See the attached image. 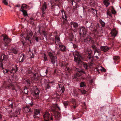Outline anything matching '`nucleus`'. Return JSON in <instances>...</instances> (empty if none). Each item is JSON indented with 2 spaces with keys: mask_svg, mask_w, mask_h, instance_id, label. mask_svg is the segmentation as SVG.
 <instances>
[{
  "mask_svg": "<svg viewBox=\"0 0 121 121\" xmlns=\"http://www.w3.org/2000/svg\"><path fill=\"white\" fill-rule=\"evenodd\" d=\"M74 61L78 64H81L82 62L81 60L83 59L82 57L77 51H75L73 52Z\"/></svg>",
  "mask_w": 121,
  "mask_h": 121,
  "instance_id": "nucleus-1",
  "label": "nucleus"
},
{
  "mask_svg": "<svg viewBox=\"0 0 121 121\" xmlns=\"http://www.w3.org/2000/svg\"><path fill=\"white\" fill-rule=\"evenodd\" d=\"M3 37L4 43L2 45L1 47L5 49L8 47L9 46V43L11 42V39L8 38L6 35H4Z\"/></svg>",
  "mask_w": 121,
  "mask_h": 121,
  "instance_id": "nucleus-2",
  "label": "nucleus"
},
{
  "mask_svg": "<svg viewBox=\"0 0 121 121\" xmlns=\"http://www.w3.org/2000/svg\"><path fill=\"white\" fill-rule=\"evenodd\" d=\"M82 41L84 42L85 43L91 44L94 41L92 39L91 37L89 36L87 37H81Z\"/></svg>",
  "mask_w": 121,
  "mask_h": 121,
  "instance_id": "nucleus-3",
  "label": "nucleus"
},
{
  "mask_svg": "<svg viewBox=\"0 0 121 121\" xmlns=\"http://www.w3.org/2000/svg\"><path fill=\"white\" fill-rule=\"evenodd\" d=\"M32 35L33 33L32 31L30 30L28 31L27 33H26V35L24 34L23 36L24 37L26 40H28L30 41V43H31V38Z\"/></svg>",
  "mask_w": 121,
  "mask_h": 121,
  "instance_id": "nucleus-4",
  "label": "nucleus"
},
{
  "mask_svg": "<svg viewBox=\"0 0 121 121\" xmlns=\"http://www.w3.org/2000/svg\"><path fill=\"white\" fill-rule=\"evenodd\" d=\"M48 55L50 58L51 62L53 64H54L57 61L56 56H54L53 54L51 52H48Z\"/></svg>",
  "mask_w": 121,
  "mask_h": 121,
  "instance_id": "nucleus-5",
  "label": "nucleus"
},
{
  "mask_svg": "<svg viewBox=\"0 0 121 121\" xmlns=\"http://www.w3.org/2000/svg\"><path fill=\"white\" fill-rule=\"evenodd\" d=\"M27 72L30 74V76H31L30 77L32 78V80L37 81L38 80V76L37 73H34L30 70L28 71Z\"/></svg>",
  "mask_w": 121,
  "mask_h": 121,
  "instance_id": "nucleus-6",
  "label": "nucleus"
},
{
  "mask_svg": "<svg viewBox=\"0 0 121 121\" xmlns=\"http://www.w3.org/2000/svg\"><path fill=\"white\" fill-rule=\"evenodd\" d=\"M87 32V29L86 28L83 26L81 27L79 33L81 37H85Z\"/></svg>",
  "mask_w": 121,
  "mask_h": 121,
  "instance_id": "nucleus-7",
  "label": "nucleus"
},
{
  "mask_svg": "<svg viewBox=\"0 0 121 121\" xmlns=\"http://www.w3.org/2000/svg\"><path fill=\"white\" fill-rule=\"evenodd\" d=\"M68 65V63H66L65 61H63L61 63V66L65 71L69 73H70L71 72L72 70L66 66Z\"/></svg>",
  "mask_w": 121,
  "mask_h": 121,
  "instance_id": "nucleus-8",
  "label": "nucleus"
},
{
  "mask_svg": "<svg viewBox=\"0 0 121 121\" xmlns=\"http://www.w3.org/2000/svg\"><path fill=\"white\" fill-rule=\"evenodd\" d=\"M8 59L7 56L4 54L2 55L0 57V66L3 67V64L5 63V62Z\"/></svg>",
  "mask_w": 121,
  "mask_h": 121,
  "instance_id": "nucleus-9",
  "label": "nucleus"
},
{
  "mask_svg": "<svg viewBox=\"0 0 121 121\" xmlns=\"http://www.w3.org/2000/svg\"><path fill=\"white\" fill-rule=\"evenodd\" d=\"M40 112L39 109H35L34 115L33 116V117L34 118L37 119L38 118L39 116H39L40 115Z\"/></svg>",
  "mask_w": 121,
  "mask_h": 121,
  "instance_id": "nucleus-10",
  "label": "nucleus"
},
{
  "mask_svg": "<svg viewBox=\"0 0 121 121\" xmlns=\"http://www.w3.org/2000/svg\"><path fill=\"white\" fill-rule=\"evenodd\" d=\"M20 109H18V111H15V112L14 113V112L13 111H11L10 112V114L11 115V117H17V115H18L20 114Z\"/></svg>",
  "mask_w": 121,
  "mask_h": 121,
  "instance_id": "nucleus-11",
  "label": "nucleus"
},
{
  "mask_svg": "<svg viewBox=\"0 0 121 121\" xmlns=\"http://www.w3.org/2000/svg\"><path fill=\"white\" fill-rule=\"evenodd\" d=\"M43 117L44 120V121H49L50 117L49 113L48 112H46L45 114L43 115Z\"/></svg>",
  "mask_w": 121,
  "mask_h": 121,
  "instance_id": "nucleus-12",
  "label": "nucleus"
},
{
  "mask_svg": "<svg viewBox=\"0 0 121 121\" xmlns=\"http://www.w3.org/2000/svg\"><path fill=\"white\" fill-rule=\"evenodd\" d=\"M91 44V48L93 49H99L98 48L99 44L95 42L94 41Z\"/></svg>",
  "mask_w": 121,
  "mask_h": 121,
  "instance_id": "nucleus-13",
  "label": "nucleus"
},
{
  "mask_svg": "<svg viewBox=\"0 0 121 121\" xmlns=\"http://www.w3.org/2000/svg\"><path fill=\"white\" fill-rule=\"evenodd\" d=\"M95 70H96L99 73H100L101 71L105 72V69H104L103 68L100 66H99L98 67L96 68Z\"/></svg>",
  "mask_w": 121,
  "mask_h": 121,
  "instance_id": "nucleus-14",
  "label": "nucleus"
},
{
  "mask_svg": "<svg viewBox=\"0 0 121 121\" xmlns=\"http://www.w3.org/2000/svg\"><path fill=\"white\" fill-rule=\"evenodd\" d=\"M108 47L107 46H101L100 47V49L101 51L106 52L109 49Z\"/></svg>",
  "mask_w": 121,
  "mask_h": 121,
  "instance_id": "nucleus-15",
  "label": "nucleus"
},
{
  "mask_svg": "<svg viewBox=\"0 0 121 121\" xmlns=\"http://www.w3.org/2000/svg\"><path fill=\"white\" fill-rule=\"evenodd\" d=\"M111 33L112 37H115L117 33V32L115 29H113L112 30Z\"/></svg>",
  "mask_w": 121,
  "mask_h": 121,
  "instance_id": "nucleus-16",
  "label": "nucleus"
},
{
  "mask_svg": "<svg viewBox=\"0 0 121 121\" xmlns=\"http://www.w3.org/2000/svg\"><path fill=\"white\" fill-rule=\"evenodd\" d=\"M47 4L46 2H44L43 4L42 7L41 8V10L42 12V13L44 14V11L47 8Z\"/></svg>",
  "mask_w": 121,
  "mask_h": 121,
  "instance_id": "nucleus-17",
  "label": "nucleus"
},
{
  "mask_svg": "<svg viewBox=\"0 0 121 121\" xmlns=\"http://www.w3.org/2000/svg\"><path fill=\"white\" fill-rule=\"evenodd\" d=\"M55 43L57 45H59V44L60 43L59 37H58L57 36H56L55 37Z\"/></svg>",
  "mask_w": 121,
  "mask_h": 121,
  "instance_id": "nucleus-18",
  "label": "nucleus"
},
{
  "mask_svg": "<svg viewBox=\"0 0 121 121\" xmlns=\"http://www.w3.org/2000/svg\"><path fill=\"white\" fill-rule=\"evenodd\" d=\"M71 25H73L75 30H77V29L78 26V25L77 23L71 22Z\"/></svg>",
  "mask_w": 121,
  "mask_h": 121,
  "instance_id": "nucleus-19",
  "label": "nucleus"
},
{
  "mask_svg": "<svg viewBox=\"0 0 121 121\" xmlns=\"http://www.w3.org/2000/svg\"><path fill=\"white\" fill-rule=\"evenodd\" d=\"M54 117L56 119H60V114L59 112H56L55 113Z\"/></svg>",
  "mask_w": 121,
  "mask_h": 121,
  "instance_id": "nucleus-20",
  "label": "nucleus"
},
{
  "mask_svg": "<svg viewBox=\"0 0 121 121\" xmlns=\"http://www.w3.org/2000/svg\"><path fill=\"white\" fill-rule=\"evenodd\" d=\"M17 70L15 68H10V69L8 71H7L9 72H10L11 73H14L17 71Z\"/></svg>",
  "mask_w": 121,
  "mask_h": 121,
  "instance_id": "nucleus-21",
  "label": "nucleus"
},
{
  "mask_svg": "<svg viewBox=\"0 0 121 121\" xmlns=\"http://www.w3.org/2000/svg\"><path fill=\"white\" fill-rule=\"evenodd\" d=\"M59 48L62 51H65L66 48L63 45H59Z\"/></svg>",
  "mask_w": 121,
  "mask_h": 121,
  "instance_id": "nucleus-22",
  "label": "nucleus"
},
{
  "mask_svg": "<svg viewBox=\"0 0 121 121\" xmlns=\"http://www.w3.org/2000/svg\"><path fill=\"white\" fill-rule=\"evenodd\" d=\"M103 3L106 7H108L110 4V3L109 2L108 0H104Z\"/></svg>",
  "mask_w": 121,
  "mask_h": 121,
  "instance_id": "nucleus-23",
  "label": "nucleus"
},
{
  "mask_svg": "<svg viewBox=\"0 0 121 121\" xmlns=\"http://www.w3.org/2000/svg\"><path fill=\"white\" fill-rule=\"evenodd\" d=\"M25 59V57L24 55L22 54H21L19 59V60L20 61V62H23Z\"/></svg>",
  "mask_w": 121,
  "mask_h": 121,
  "instance_id": "nucleus-24",
  "label": "nucleus"
},
{
  "mask_svg": "<svg viewBox=\"0 0 121 121\" xmlns=\"http://www.w3.org/2000/svg\"><path fill=\"white\" fill-rule=\"evenodd\" d=\"M62 14V18L64 20H66L67 18V17L64 12L61 11Z\"/></svg>",
  "mask_w": 121,
  "mask_h": 121,
  "instance_id": "nucleus-25",
  "label": "nucleus"
},
{
  "mask_svg": "<svg viewBox=\"0 0 121 121\" xmlns=\"http://www.w3.org/2000/svg\"><path fill=\"white\" fill-rule=\"evenodd\" d=\"M34 96H36L38 95L39 94V91L37 88L35 89L34 91Z\"/></svg>",
  "mask_w": 121,
  "mask_h": 121,
  "instance_id": "nucleus-26",
  "label": "nucleus"
},
{
  "mask_svg": "<svg viewBox=\"0 0 121 121\" xmlns=\"http://www.w3.org/2000/svg\"><path fill=\"white\" fill-rule=\"evenodd\" d=\"M18 50L17 49H16L13 48L11 50V52L12 53H13L14 54H17V53Z\"/></svg>",
  "mask_w": 121,
  "mask_h": 121,
  "instance_id": "nucleus-27",
  "label": "nucleus"
},
{
  "mask_svg": "<svg viewBox=\"0 0 121 121\" xmlns=\"http://www.w3.org/2000/svg\"><path fill=\"white\" fill-rule=\"evenodd\" d=\"M20 10L23 13V15L24 16L26 17L28 16L27 12L26 10L21 9H20Z\"/></svg>",
  "mask_w": 121,
  "mask_h": 121,
  "instance_id": "nucleus-28",
  "label": "nucleus"
},
{
  "mask_svg": "<svg viewBox=\"0 0 121 121\" xmlns=\"http://www.w3.org/2000/svg\"><path fill=\"white\" fill-rule=\"evenodd\" d=\"M75 70L77 72L76 74L77 75H78V74L79 73H80L79 75V76H80L81 75V73L83 72V71L80 70L79 69L77 68H76Z\"/></svg>",
  "mask_w": 121,
  "mask_h": 121,
  "instance_id": "nucleus-29",
  "label": "nucleus"
},
{
  "mask_svg": "<svg viewBox=\"0 0 121 121\" xmlns=\"http://www.w3.org/2000/svg\"><path fill=\"white\" fill-rule=\"evenodd\" d=\"M24 110L26 112H28L30 111V108L29 107L26 106L24 108Z\"/></svg>",
  "mask_w": 121,
  "mask_h": 121,
  "instance_id": "nucleus-30",
  "label": "nucleus"
},
{
  "mask_svg": "<svg viewBox=\"0 0 121 121\" xmlns=\"http://www.w3.org/2000/svg\"><path fill=\"white\" fill-rule=\"evenodd\" d=\"M33 39H35L36 41L37 42H39V39L37 37L36 35H34L33 36Z\"/></svg>",
  "mask_w": 121,
  "mask_h": 121,
  "instance_id": "nucleus-31",
  "label": "nucleus"
},
{
  "mask_svg": "<svg viewBox=\"0 0 121 121\" xmlns=\"http://www.w3.org/2000/svg\"><path fill=\"white\" fill-rule=\"evenodd\" d=\"M113 59L115 61H117L120 59V57L119 56H113Z\"/></svg>",
  "mask_w": 121,
  "mask_h": 121,
  "instance_id": "nucleus-32",
  "label": "nucleus"
},
{
  "mask_svg": "<svg viewBox=\"0 0 121 121\" xmlns=\"http://www.w3.org/2000/svg\"><path fill=\"white\" fill-rule=\"evenodd\" d=\"M69 103V102L67 101H65L64 102L63 104L65 108H66V106L68 105Z\"/></svg>",
  "mask_w": 121,
  "mask_h": 121,
  "instance_id": "nucleus-33",
  "label": "nucleus"
},
{
  "mask_svg": "<svg viewBox=\"0 0 121 121\" xmlns=\"http://www.w3.org/2000/svg\"><path fill=\"white\" fill-rule=\"evenodd\" d=\"M80 87H84L85 86L84 82H82L80 83Z\"/></svg>",
  "mask_w": 121,
  "mask_h": 121,
  "instance_id": "nucleus-34",
  "label": "nucleus"
},
{
  "mask_svg": "<svg viewBox=\"0 0 121 121\" xmlns=\"http://www.w3.org/2000/svg\"><path fill=\"white\" fill-rule=\"evenodd\" d=\"M111 11L112 13L113 14H115V13H116V12L114 8H113V7H112Z\"/></svg>",
  "mask_w": 121,
  "mask_h": 121,
  "instance_id": "nucleus-35",
  "label": "nucleus"
},
{
  "mask_svg": "<svg viewBox=\"0 0 121 121\" xmlns=\"http://www.w3.org/2000/svg\"><path fill=\"white\" fill-rule=\"evenodd\" d=\"M73 95L74 96H77L78 94V92L76 91V90H74V91H73Z\"/></svg>",
  "mask_w": 121,
  "mask_h": 121,
  "instance_id": "nucleus-36",
  "label": "nucleus"
},
{
  "mask_svg": "<svg viewBox=\"0 0 121 121\" xmlns=\"http://www.w3.org/2000/svg\"><path fill=\"white\" fill-rule=\"evenodd\" d=\"M107 14L110 17H112V14L110 11H107Z\"/></svg>",
  "mask_w": 121,
  "mask_h": 121,
  "instance_id": "nucleus-37",
  "label": "nucleus"
},
{
  "mask_svg": "<svg viewBox=\"0 0 121 121\" xmlns=\"http://www.w3.org/2000/svg\"><path fill=\"white\" fill-rule=\"evenodd\" d=\"M100 22L102 26L103 27L104 26L105 23L104 22L102 21V20L100 21Z\"/></svg>",
  "mask_w": 121,
  "mask_h": 121,
  "instance_id": "nucleus-38",
  "label": "nucleus"
},
{
  "mask_svg": "<svg viewBox=\"0 0 121 121\" xmlns=\"http://www.w3.org/2000/svg\"><path fill=\"white\" fill-rule=\"evenodd\" d=\"M87 58L89 59V60H90V61H92L93 57L92 56H89Z\"/></svg>",
  "mask_w": 121,
  "mask_h": 121,
  "instance_id": "nucleus-39",
  "label": "nucleus"
},
{
  "mask_svg": "<svg viewBox=\"0 0 121 121\" xmlns=\"http://www.w3.org/2000/svg\"><path fill=\"white\" fill-rule=\"evenodd\" d=\"M2 2L5 5H7L8 4L7 1L6 0H3Z\"/></svg>",
  "mask_w": 121,
  "mask_h": 121,
  "instance_id": "nucleus-40",
  "label": "nucleus"
},
{
  "mask_svg": "<svg viewBox=\"0 0 121 121\" xmlns=\"http://www.w3.org/2000/svg\"><path fill=\"white\" fill-rule=\"evenodd\" d=\"M90 29L92 31H93L96 30V29L94 27H90Z\"/></svg>",
  "mask_w": 121,
  "mask_h": 121,
  "instance_id": "nucleus-41",
  "label": "nucleus"
},
{
  "mask_svg": "<svg viewBox=\"0 0 121 121\" xmlns=\"http://www.w3.org/2000/svg\"><path fill=\"white\" fill-rule=\"evenodd\" d=\"M26 5L25 4H23L21 6V9L22 10H23V9L25 7H26Z\"/></svg>",
  "mask_w": 121,
  "mask_h": 121,
  "instance_id": "nucleus-42",
  "label": "nucleus"
},
{
  "mask_svg": "<svg viewBox=\"0 0 121 121\" xmlns=\"http://www.w3.org/2000/svg\"><path fill=\"white\" fill-rule=\"evenodd\" d=\"M81 91L82 93L83 94L86 93V91L85 90H81Z\"/></svg>",
  "mask_w": 121,
  "mask_h": 121,
  "instance_id": "nucleus-43",
  "label": "nucleus"
},
{
  "mask_svg": "<svg viewBox=\"0 0 121 121\" xmlns=\"http://www.w3.org/2000/svg\"><path fill=\"white\" fill-rule=\"evenodd\" d=\"M83 66L84 68L85 69H87V65L86 64H83Z\"/></svg>",
  "mask_w": 121,
  "mask_h": 121,
  "instance_id": "nucleus-44",
  "label": "nucleus"
},
{
  "mask_svg": "<svg viewBox=\"0 0 121 121\" xmlns=\"http://www.w3.org/2000/svg\"><path fill=\"white\" fill-rule=\"evenodd\" d=\"M44 61H45L47 60V57L45 54H44Z\"/></svg>",
  "mask_w": 121,
  "mask_h": 121,
  "instance_id": "nucleus-45",
  "label": "nucleus"
},
{
  "mask_svg": "<svg viewBox=\"0 0 121 121\" xmlns=\"http://www.w3.org/2000/svg\"><path fill=\"white\" fill-rule=\"evenodd\" d=\"M94 50H95L94 51V54H95L96 52H97V53H99V49H95Z\"/></svg>",
  "mask_w": 121,
  "mask_h": 121,
  "instance_id": "nucleus-46",
  "label": "nucleus"
},
{
  "mask_svg": "<svg viewBox=\"0 0 121 121\" xmlns=\"http://www.w3.org/2000/svg\"><path fill=\"white\" fill-rule=\"evenodd\" d=\"M72 5H73V4H74V3L75 6H76V5L77 4L74 1V0H72Z\"/></svg>",
  "mask_w": 121,
  "mask_h": 121,
  "instance_id": "nucleus-47",
  "label": "nucleus"
},
{
  "mask_svg": "<svg viewBox=\"0 0 121 121\" xmlns=\"http://www.w3.org/2000/svg\"><path fill=\"white\" fill-rule=\"evenodd\" d=\"M43 35L44 37H45L46 38V33L44 31H43Z\"/></svg>",
  "mask_w": 121,
  "mask_h": 121,
  "instance_id": "nucleus-48",
  "label": "nucleus"
},
{
  "mask_svg": "<svg viewBox=\"0 0 121 121\" xmlns=\"http://www.w3.org/2000/svg\"><path fill=\"white\" fill-rule=\"evenodd\" d=\"M13 83H12V84H11V86H12V87H13V88H12V89L13 90H16V89H15V87L14 86H13Z\"/></svg>",
  "mask_w": 121,
  "mask_h": 121,
  "instance_id": "nucleus-49",
  "label": "nucleus"
},
{
  "mask_svg": "<svg viewBox=\"0 0 121 121\" xmlns=\"http://www.w3.org/2000/svg\"><path fill=\"white\" fill-rule=\"evenodd\" d=\"M24 92L26 94H27L28 93V91L26 89H25L24 90Z\"/></svg>",
  "mask_w": 121,
  "mask_h": 121,
  "instance_id": "nucleus-50",
  "label": "nucleus"
},
{
  "mask_svg": "<svg viewBox=\"0 0 121 121\" xmlns=\"http://www.w3.org/2000/svg\"><path fill=\"white\" fill-rule=\"evenodd\" d=\"M91 10H93L92 12L93 13H96L97 12L96 10H94L93 9V8L91 9Z\"/></svg>",
  "mask_w": 121,
  "mask_h": 121,
  "instance_id": "nucleus-51",
  "label": "nucleus"
},
{
  "mask_svg": "<svg viewBox=\"0 0 121 121\" xmlns=\"http://www.w3.org/2000/svg\"><path fill=\"white\" fill-rule=\"evenodd\" d=\"M61 89L62 90V93L64 92V91L65 90L64 88V87H63L61 88Z\"/></svg>",
  "mask_w": 121,
  "mask_h": 121,
  "instance_id": "nucleus-52",
  "label": "nucleus"
},
{
  "mask_svg": "<svg viewBox=\"0 0 121 121\" xmlns=\"http://www.w3.org/2000/svg\"><path fill=\"white\" fill-rule=\"evenodd\" d=\"M15 6L17 7H20V4H17Z\"/></svg>",
  "mask_w": 121,
  "mask_h": 121,
  "instance_id": "nucleus-53",
  "label": "nucleus"
},
{
  "mask_svg": "<svg viewBox=\"0 0 121 121\" xmlns=\"http://www.w3.org/2000/svg\"><path fill=\"white\" fill-rule=\"evenodd\" d=\"M56 108H58L59 110H60V107H59L58 106H56Z\"/></svg>",
  "mask_w": 121,
  "mask_h": 121,
  "instance_id": "nucleus-54",
  "label": "nucleus"
},
{
  "mask_svg": "<svg viewBox=\"0 0 121 121\" xmlns=\"http://www.w3.org/2000/svg\"><path fill=\"white\" fill-rule=\"evenodd\" d=\"M48 69H46V72H45L46 73V74H47L48 73Z\"/></svg>",
  "mask_w": 121,
  "mask_h": 121,
  "instance_id": "nucleus-55",
  "label": "nucleus"
},
{
  "mask_svg": "<svg viewBox=\"0 0 121 121\" xmlns=\"http://www.w3.org/2000/svg\"><path fill=\"white\" fill-rule=\"evenodd\" d=\"M47 88H49V85L48 84L47 85Z\"/></svg>",
  "mask_w": 121,
  "mask_h": 121,
  "instance_id": "nucleus-56",
  "label": "nucleus"
},
{
  "mask_svg": "<svg viewBox=\"0 0 121 121\" xmlns=\"http://www.w3.org/2000/svg\"><path fill=\"white\" fill-rule=\"evenodd\" d=\"M30 20H33V18L32 17H31L30 18Z\"/></svg>",
  "mask_w": 121,
  "mask_h": 121,
  "instance_id": "nucleus-57",
  "label": "nucleus"
},
{
  "mask_svg": "<svg viewBox=\"0 0 121 121\" xmlns=\"http://www.w3.org/2000/svg\"><path fill=\"white\" fill-rule=\"evenodd\" d=\"M50 120H52L53 119V118L51 116H50Z\"/></svg>",
  "mask_w": 121,
  "mask_h": 121,
  "instance_id": "nucleus-58",
  "label": "nucleus"
},
{
  "mask_svg": "<svg viewBox=\"0 0 121 121\" xmlns=\"http://www.w3.org/2000/svg\"><path fill=\"white\" fill-rule=\"evenodd\" d=\"M95 57H96V58L97 59H98L99 58V57L98 56H95Z\"/></svg>",
  "mask_w": 121,
  "mask_h": 121,
  "instance_id": "nucleus-59",
  "label": "nucleus"
},
{
  "mask_svg": "<svg viewBox=\"0 0 121 121\" xmlns=\"http://www.w3.org/2000/svg\"><path fill=\"white\" fill-rule=\"evenodd\" d=\"M2 118V116L0 114V119H1Z\"/></svg>",
  "mask_w": 121,
  "mask_h": 121,
  "instance_id": "nucleus-60",
  "label": "nucleus"
},
{
  "mask_svg": "<svg viewBox=\"0 0 121 121\" xmlns=\"http://www.w3.org/2000/svg\"><path fill=\"white\" fill-rule=\"evenodd\" d=\"M73 107L74 108H76V106H74Z\"/></svg>",
  "mask_w": 121,
  "mask_h": 121,
  "instance_id": "nucleus-61",
  "label": "nucleus"
},
{
  "mask_svg": "<svg viewBox=\"0 0 121 121\" xmlns=\"http://www.w3.org/2000/svg\"><path fill=\"white\" fill-rule=\"evenodd\" d=\"M43 13V14H42V16L43 17H44V16L43 15V14H44L43 13Z\"/></svg>",
  "mask_w": 121,
  "mask_h": 121,
  "instance_id": "nucleus-62",
  "label": "nucleus"
},
{
  "mask_svg": "<svg viewBox=\"0 0 121 121\" xmlns=\"http://www.w3.org/2000/svg\"><path fill=\"white\" fill-rule=\"evenodd\" d=\"M10 106L11 107V108H12V105H10Z\"/></svg>",
  "mask_w": 121,
  "mask_h": 121,
  "instance_id": "nucleus-63",
  "label": "nucleus"
},
{
  "mask_svg": "<svg viewBox=\"0 0 121 121\" xmlns=\"http://www.w3.org/2000/svg\"><path fill=\"white\" fill-rule=\"evenodd\" d=\"M22 44H23V45H24V43L22 41Z\"/></svg>",
  "mask_w": 121,
  "mask_h": 121,
  "instance_id": "nucleus-64",
  "label": "nucleus"
}]
</instances>
